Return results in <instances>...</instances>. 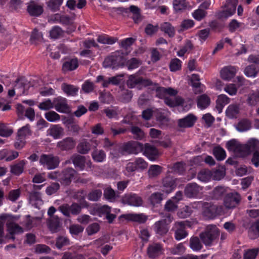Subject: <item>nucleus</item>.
I'll return each mask as SVG.
<instances>
[{"label": "nucleus", "instance_id": "nucleus-12", "mask_svg": "<svg viewBox=\"0 0 259 259\" xmlns=\"http://www.w3.org/2000/svg\"><path fill=\"white\" fill-rule=\"evenodd\" d=\"M254 151H259V141L251 139L243 147V157L246 156Z\"/></svg>", "mask_w": 259, "mask_h": 259}, {"label": "nucleus", "instance_id": "nucleus-30", "mask_svg": "<svg viewBox=\"0 0 259 259\" xmlns=\"http://www.w3.org/2000/svg\"><path fill=\"white\" fill-rule=\"evenodd\" d=\"M160 28L162 31L167 34L170 37H173L175 35V29L169 22L162 23Z\"/></svg>", "mask_w": 259, "mask_h": 259}, {"label": "nucleus", "instance_id": "nucleus-24", "mask_svg": "<svg viewBox=\"0 0 259 259\" xmlns=\"http://www.w3.org/2000/svg\"><path fill=\"white\" fill-rule=\"evenodd\" d=\"M91 142H93V141L87 140L81 141L77 146V152L82 154L88 153L91 149Z\"/></svg>", "mask_w": 259, "mask_h": 259}, {"label": "nucleus", "instance_id": "nucleus-40", "mask_svg": "<svg viewBox=\"0 0 259 259\" xmlns=\"http://www.w3.org/2000/svg\"><path fill=\"white\" fill-rule=\"evenodd\" d=\"M213 154L216 159L219 161H222L226 158V152L221 147L218 146L213 149Z\"/></svg>", "mask_w": 259, "mask_h": 259}, {"label": "nucleus", "instance_id": "nucleus-45", "mask_svg": "<svg viewBox=\"0 0 259 259\" xmlns=\"http://www.w3.org/2000/svg\"><path fill=\"white\" fill-rule=\"evenodd\" d=\"M93 159L97 162H102L106 157V154L103 150H95L92 154Z\"/></svg>", "mask_w": 259, "mask_h": 259}, {"label": "nucleus", "instance_id": "nucleus-7", "mask_svg": "<svg viewBox=\"0 0 259 259\" xmlns=\"http://www.w3.org/2000/svg\"><path fill=\"white\" fill-rule=\"evenodd\" d=\"M41 164L46 166L49 169H54L57 167L60 162L59 158L54 156L52 154H42L39 159Z\"/></svg>", "mask_w": 259, "mask_h": 259}, {"label": "nucleus", "instance_id": "nucleus-13", "mask_svg": "<svg viewBox=\"0 0 259 259\" xmlns=\"http://www.w3.org/2000/svg\"><path fill=\"white\" fill-rule=\"evenodd\" d=\"M76 142L72 137H67L57 142L56 146L61 151H69L75 147Z\"/></svg>", "mask_w": 259, "mask_h": 259}, {"label": "nucleus", "instance_id": "nucleus-29", "mask_svg": "<svg viewBox=\"0 0 259 259\" xmlns=\"http://www.w3.org/2000/svg\"><path fill=\"white\" fill-rule=\"evenodd\" d=\"M26 161L22 160L18 163L11 165V172L14 175L19 176L23 172L24 167Z\"/></svg>", "mask_w": 259, "mask_h": 259}, {"label": "nucleus", "instance_id": "nucleus-5", "mask_svg": "<svg viewBox=\"0 0 259 259\" xmlns=\"http://www.w3.org/2000/svg\"><path fill=\"white\" fill-rule=\"evenodd\" d=\"M223 212L222 206L214 205L210 203L204 202L202 204V214L207 219H213Z\"/></svg>", "mask_w": 259, "mask_h": 259}, {"label": "nucleus", "instance_id": "nucleus-20", "mask_svg": "<svg viewBox=\"0 0 259 259\" xmlns=\"http://www.w3.org/2000/svg\"><path fill=\"white\" fill-rule=\"evenodd\" d=\"M144 154L150 160H154L158 156V152L154 146L146 143L144 146Z\"/></svg>", "mask_w": 259, "mask_h": 259}, {"label": "nucleus", "instance_id": "nucleus-23", "mask_svg": "<svg viewBox=\"0 0 259 259\" xmlns=\"http://www.w3.org/2000/svg\"><path fill=\"white\" fill-rule=\"evenodd\" d=\"M85 193L82 190H79L72 193V197L78 201L82 205L83 207L88 208L89 207V203L85 200Z\"/></svg>", "mask_w": 259, "mask_h": 259}, {"label": "nucleus", "instance_id": "nucleus-18", "mask_svg": "<svg viewBox=\"0 0 259 259\" xmlns=\"http://www.w3.org/2000/svg\"><path fill=\"white\" fill-rule=\"evenodd\" d=\"M196 120V117L193 114H189L185 117L178 120V125L181 127H192Z\"/></svg>", "mask_w": 259, "mask_h": 259}, {"label": "nucleus", "instance_id": "nucleus-35", "mask_svg": "<svg viewBox=\"0 0 259 259\" xmlns=\"http://www.w3.org/2000/svg\"><path fill=\"white\" fill-rule=\"evenodd\" d=\"M230 102V99L225 95H221L218 96L217 100V106L216 108L219 111H222V110L224 106L228 104Z\"/></svg>", "mask_w": 259, "mask_h": 259}, {"label": "nucleus", "instance_id": "nucleus-2", "mask_svg": "<svg viewBox=\"0 0 259 259\" xmlns=\"http://www.w3.org/2000/svg\"><path fill=\"white\" fill-rule=\"evenodd\" d=\"M76 171L72 168H67L61 172L53 171L48 174V177L52 180H57L62 185H69L74 177Z\"/></svg>", "mask_w": 259, "mask_h": 259}, {"label": "nucleus", "instance_id": "nucleus-48", "mask_svg": "<svg viewBox=\"0 0 259 259\" xmlns=\"http://www.w3.org/2000/svg\"><path fill=\"white\" fill-rule=\"evenodd\" d=\"M211 177V172L210 170L206 169L200 170L197 175L198 179L202 182H207Z\"/></svg>", "mask_w": 259, "mask_h": 259}, {"label": "nucleus", "instance_id": "nucleus-27", "mask_svg": "<svg viewBox=\"0 0 259 259\" xmlns=\"http://www.w3.org/2000/svg\"><path fill=\"white\" fill-rule=\"evenodd\" d=\"M236 5L233 4H228L227 8L218 14L219 18H227L233 15L236 12Z\"/></svg>", "mask_w": 259, "mask_h": 259}, {"label": "nucleus", "instance_id": "nucleus-63", "mask_svg": "<svg viewBox=\"0 0 259 259\" xmlns=\"http://www.w3.org/2000/svg\"><path fill=\"white\" fill-rule=\"evenodd\" d=\"M63 0H50L48 3V7L50 9L55 12L59 9Z\"/></svg>", "mask_w": 259, "mask_h": 259}, {"label": "nucleus", "instance_id": "nucleus-1", "mask_svg": "<svg viewBox=\"0 0 259 259\" xmlns=\"http://www.w3.org/2000/svg\"><path fill=\"white\" fill-rule=\"evenodd\" d=\"M15 217L9 213H2L0 215V220H5L6 222L7 230L8 234L6 236L7 239H15V235L23 232V229L14 221Z\"/></svg>", "mask_w": 259, "mask_h": 259}, {"label": "nucleus", "instance_id": "nucleus-22", "mask_svg": "<svg viewBox=\"0 0 259 259\" xmlns=\"http://www.w3.org/2000/svg\"><path fill=\"white\" fill-rule=\"evenodd\" d=\"M162 247L159 244L153 243L147 248V254L150 258H155L161 253Z\"/></svg>", "mask_w": 259, "mask_h": 259}, {"label": "nucleus", "instance_id": "nucleus-17", "mask_svg": "<svg viewBox=\"0 0 259 259\" xmlns=\"http://www.w3.org/2000/svg\"><path fill=\"white\" fill-rule=\"evenodd\" d=\"M236 73V69L234 66H227L223 68L220 72L221 77L226 80H230L233 78Z\"/></svg>", "mask_w": 259, "mask_h": 259}, {"label": "nucleus", "instance_id": "nucleus-47", "mask_svg": "<svg viewBox=\"0 0 259 259\" xmlns=\"http://www.w3.org/2000/svg\"><path fill=\"white\" fill-rule=\"evenodd\" d=\"M60 53H65V47L63 44H60L59 46L55 47L51 53V56L54 59H58L60 58Z\"/></svg>", "mask_w": 259, "mask_h": 259}, {"label": "nucleus", "instance_id": "nucleus-34", "mask_svg": "<svg viewBox=\"0 0 259 259\" xmlns=\"http://www.w3.org/2000/svg\"><path fill=\"white\" fill-rule=\"evenodd\" d=\"M154 228L156 233L161 236L166 234L168 231L167 226L163 224V222H156L154 224Z\"/></svg>", "mask_w": 259, "mask_h": 259}, {"label": "nucleus", "instance_id": "nucleus-3", "mask_svg": "<svg viewBox=\"0 0 259 259\" xmlns=\"http://www.w3.org/2000/svg\"><path fill=\"white\" fill-rule=\"evenodd\" d=\"M219 236V229L213 225L207 226L204 231L199 234L201 240L206 246H211Z\"/></svg>", "mask_w": 259, "mask_h": 259}, {"label": "nucleus", "instance_id": "nucleus-16", "mask_svg": "<svg viewBox=\"0 0 259 259\" xmlns=\"http://www.w3.org/2000/svg\"><path fill=\"white\" fill-rule=\"evenodd\" d=\"M201 190V188L196 183H189L185 187V194L188 197H194L196 196Z\"/></svg>", "mask_w": 259, "mask_h": 259}, {"label": "nucleus", "instance_id": "nucleus-51", "mask_svg": "<svg viewBox=\"0 0 259 259\" xmlns=\"http://www.w3.org/2000/svg\"><path fill=\"white\" fill-rule=\"evenodd\" d=\"M31 134V131L30 130V126L29 124H27L18 130L17 137L25 139L26 136H29Z\"/></svg>", "mask_w": 259, "mask_h": 259}, {"label": "nucleus", "instance_id": "nucleus-60", "mask_svg": "<svg viewBox=\"0 0 259 259\" xmlns=\"http://www.w3.org/2000/svg\"><path fill=\"white\" fill-rule=\"evenodd\" d=\"M184 165L185 164L183 162H178L170 166L169 168L171 169V171L172 172L181 174L185 170Z\"/></svg>", "mask_w": 259, "mask_h": 259}, {"label": "nucleus", "instance_id": "nucleus-38", "mask_svg": "<svg viewBox=\"0 0 259 259\" xmlns=\"http://www.w3.org/2000/svg\"><path fill=\"white\" fill-rule=\"evenodd\" d=\"M251 122L247 119L241 120L236 126V129L239 132H244L250 129Z\"/></svg>", "mask_w": 259, "mask_h": 259}, {"label": "nucleus", "instance_id": "nucleus-62", "mask_svg": "<svg viewBox=\"0 0 259 259\" xmlns=\"http://www.w3.org/2000/svg\"><path fill=\"white\" fill-rule=\"evenodd\" d=\"M182 62L178 58H175L170 61L169 69L171 71H176L181 68Z\"/></svg>", "mask_w": 259, "mask_h": 259}, {"label": "nucleus", "instance_id": "nucleus-8", "mask_svg": "<svg viewBox=\"0 0 259 259\" xmlns=\"http://www.w3.org/2000/svg\"><path fill=\"white\" fill-rule=\"evenodd\" d=\"M240 200L241 196L238 193H230L225 197L224 204L227 208H233L239 203Z\"/></svg>", "mask_w": 259, "mask_h": 259}, {"label": "nucleus", "instance_id": "nucleus-10", "mask_svg": "<svg viewBox=\"0 0 259 259\" xmlns=\"http://www.w3.org/2000/svg\"><path fill=\"white\" fill-rule=\"evenodd\" d=\"M54 107L59 112L68 113L70 112L67 100L61 97H57L54 100Z\"/></svg>", "mask_w": 259, "mask_h": 259}, {"label": "nucleus", "instance_id": "nucleus-43", "mask_svg": "<svg viewBox=\"0 0 259 259\" xmlns=\"http://www.w3.org/2000/svg\"><path fill=\"white\" fill-rule=\"evenodd\" d=\"M44 38L42 37V34L41 32H39L38 30L35 28L32 32L30 41L32 44H36L38 42L42 41Z\"/></svg>", "mask_w": 259, "mask_h": 259}, {"label": "nucleus", "instance_id": "nucleus-33", "mask_svg": "<svg viewBox=\"0 0 259 259\" xmlns=\"http://www.w3.org/2000/svg\"><path fill=\"white\" fill-rule=\"evenodd\" d=\"M239 112V106L236 104H231L228 107L226 111V114L229 118H233L236 117V116Z\"/></svg>", "mask_w": 259, "mask_h": 259}, {"label": "nucleus", "instance_id": "nucleus-14", "mask_svg": "<svg viewBox=\"0 0 259 259\" xmlns=\"http://www.w3.org/2000/svg\"><path fill=\"white\" fill-rule=\"evenodd\" d=\"M123 202L134 206H140L142 204V198L137 194H126L123 199Z\"/></svg>", "mask_w": 259, "mask_h": 259}, {"label": "nucleus", "instance_id": "nucleus-11", "mask_svg": "<svg viewBox=\"0 0 259 259\" xmlns=\"http://www.w3.org/2000/svg\"><path fill=\"white\" fill-rule=\"evenodd\" d=\"M175 237L176 240H180L188 235L186 230V223L184 222H177L174 225Z\"/></svg>", "mask_w": 259, "mask_h": 259}, {"label": "nucleus", "instance_id": "nucleus-52", "mask_svg": "<svg viewBox=\"0 0 259 259\" xmlns=\"http://www.w3.org/2000/svg\"><path fill=\"white\" fill-rule=\"evenodd\" d=\"M162 171V167L158 165H152L148 170V175L150 178H153L159 175Z\"/></svg>", "mask_w": 259, "mask_h": 259}, {"label": "nucleus", "instance_id": "nucleus-15", "mask_svg": "<svg viewBox=\"0 0 259 259\" xmlns=\"http://www.w3.org/2000/svg\"><path fill=\"white\" fill-rule=\"evenodd\" d=\"M226 147L228 150L233 151L239 156L243 157V145L240 144L235 140H232L227 142Z\"/></svg>", "mask_w": 259, "mask_h": 259}, {"label": "nucleus", "instance_id": "nucleus-36", "mask_svg": "<svg viewBox=\"0 0 259 259\" xmlns=\"http://www.w3.org/2000/svg\"><path fill=\"white\" fill-rule=\"evenodd\" d=\"M128 9L133 14V19L135 23H138L142 21V17L140 13V10L138 7L132 5Z\"/></svg>", "mask_w": 259, "mask_h": 259}, {"label": "nucleus", "instance_id": "nucleus-31", "mask_svg": "<svg viewBox=\"0 0 259 259\" xmlns=\"http://www.w3.org/2000/svg\"><path fill=\"white\" fill-rule=\"evenodd\" d=\"M78 66V60L76 58H74L64 62L62 68L64 71H72L77 68Z\"/></svg>", "mask_w": 259, "mask_h": 259}, {"label": "nucleus", "instance_id": "nucleus-4", "mask_svg": "<svg viewBox=\"0 0 259 259\" xmlns=\"http://www.w3.org/2000/svg\"><path fill=\"white\" fill-rule=\"evenodd\" d=\"M82 204L77 202H73L70 205L68 203H64L60 205L58 210L65 217L70 218L71 215H77L79 214L82 208Z\"/></svg>", "mask_w": 259, "mask_h": 259}, {"label": "nucleus", "instance_id": "nucleus-6", "mask_svg": "<svg viewBox=\"0 0 259 259\" xmlns=\"http://www.w3.org/2000/svg\"><path fill=\"white\" fill-rule=\"evenodd\" d=\"M124 62L123 56L119 53H115L105 59L103 62V66L105 68L112 67L115 68L117 67L123 66Z\"/></svg>", "mask_w": 259, "mask_h": 259}, {"label": "nucleus", "instance_id": "nucleus-58", "mask_svg": "<svg viewBox=\"0 0 259 259\" xmlns=\"http://www.w3.org/2000/svg\"><path fill=\"white\" fill-rule=\"evenodd\" d=\"M141 77H137L135 75H131L127 81V85L130 88H133L141 82Z\"/></svg>", "mask_w": 259, "mask_h": 259}, {"label": "nucleus", "instance_id": "nucleus-57", "mask_svg": "<svg viewBox=\"0 0 259 259\" xmlns=\"http://www.w3.org/2000/svg\"><path fill=\"white\" fill-rule=\"evenodd\" d=\"M207 15V12L202 9H198L192 13L193 17L197 21H200L203 19Z\"/></svg>", "mask_w": 259, "mask_h": 259}, {"label": "nucleus", "instance_id": "nucleus-25", "mask_svg": "<svg viewBox=\"0 0 259 259\" xmlns=\"http://www.w3.org/2000/svg\"><path fill=\"white\" fill-rule=\"evenodd\" d=\"M176 179L171 177H166L163 180V186L166 188V193H169L176 187Z\"/></svg>", "mask_w": 259, "mask_h": 259}, {"label": "nucleus", "instance_id": "nucleus-42", "mask_svg": "<svg viewBox=\"0 0 259 259\" xmlns=\"http://www.w3.org/2000/svg\"><path fill=\"white\" fill-rule=\"evenodd\" d=\"M131 132L133 135L134 139L136 140H141L145 137L144 132L138 126H132L131 127Z\"/></svg>", "mask_w": 259, "mask_h": 259}, {"label": "nucleus", "instance_id": "nucleus-39", "mask_svg": "<svg viewBox=\"0 0 259 259\" xmlns=\"http://www.w3.org/2000/svg\"><path fill=\"white\" fill-rule=\"evenodd\" d=\"M247 103L250 106H255L259 102V91L250 93L247 96Z\"/></svg>", "mask_w": 259, "mask_h": 259}, {"label": "nucleus", "instance_id": "nucleus-41", "mask_svg": "<svg viewBox=\"0 0 259 259\" xmlns=\"http://www.w3.org/2000/svg\"><path fill=\"white\" fill-rule=\"evenodd\" d=\"M258 71V67L255 64L248 65L244 69V73L248 77H255Z\"/></svg>", "mask_w": 259, "mask_h": 259}, {"label": "nucleus", "instance_id": "nucleus-9", "mask_svg": "<svg viewBox=\"0 0 259 259\" xmlns=\"http://www.w3.org/2000/svg\"><path fill=\"white\" fill-rule=\"evenodd\" d=\"M49 230L52 233L59 232L62 228L61 220L57 216L49 218L46 221Z\"/></svg>", "mask_w": 259, "mask_h": 259}, {"label": "nucleus", "instance_id": "nucleus-64", "mask_svg": "<svg viewBox=\"0 0 259 259\" xmlns=\"http://www.w3.org/2000/svg\"><path fill=\"white\" fill-rule=\"evenodd\" d=\"M162 194L160 192H155L151 194L149 197V200L152 204L154 205L159 203L162 200Z\"/></svg>", "mask_w": 259, "mask_h": 259}, {"label": "nucleus", "instance_id": "nucleus-61", "mask_svg": "<svg viewBox=\"0 0 259 259\" xmlns=\"http://www.w3.org/2000/svg\"><path fill=\"white\" fill-rule=\"evenodd\" d=\"M64 31L59 26H55L50 31V36L53 38H58L62 36Z\"/></svg>", "mask_w": 259, "mask_h": 259}, {"label": "nucleus", "instance_id": "nucleus-26", "mask_svg": "<svg viewBox=\"0 0 259 259\" xmlns=\"http://www.w3.org/2000/svg\"><path fill=\"white\" fill-rule=\"evenodd\" d=\"M70 160L75 167H78L81 170L84 169L85 162V158L84 156L74 154L71 156Z\"/></svg>", "mask_w": 259, "mask_h": 259}, {"label": "nucleus", "instance_id": "nucleus-49", "mask_svg": "<svg viewBox=\"0 0 259 259\" xmlns=\"http://www.w3.org/2000/svg\"><path fill=\"white\" fill-rule=\"evenodd\" d=\"M190 246L192 249L195 251L200 250L202 245L197 237H194L191 238L190 240Z\"/></svg>", "mask_w": 259, "mask_h": 259}, {"label": "nucleus", "instance_id": "nucleus-56", "mask_svg": "<svg viewBox=\"0 0 259 259\" xmlns=\"http://www.w3.org/2000/svg\"><path fill=\"white\" fill-rule=\"evenodd\" d=\"M45 117L48 121L51 122H54L60 119V115L54 111L46 112L45 114Z\"/></svg>", "mask_w": 259, "mask_h": 259}, {"label": "nucleus", "instance_id": "nucleus-28", "mask_svg": "<svg viewBox=\"0 0 259 259\" xmlns=\"http://www.w3.org/2000/svg\"><path fill=\"white\" fill-rule=\"evenodd\" d=\"M157 96L160 98L164 97L165 94H168L171 96H175L177 94L178 92L176 90L171 88H165L164 87H157L156 90Z\"/></svg>", "mask_w": 259, "mask_h": 259}, {"label": "nucleus", "instance_id": "nucleus-46", "mask_svg": "<svg viewBox=\"0 0 259 259\" xmlns=\"http://www.w3.org/2000/svg\"><path fill=\"white\" fill-rule=\"evenodd\" d=\"M102 195V191L100 189H95L91 191L88 194V200L91 201H97L101 197Z\"/></svg>", "mask_w": 259, "mask_h": 259}, {"label": "nucleus", "instance_id": "nucleus-54", "mask_svg": "<svg viewBox=\"0 0 259 259\" xmlns=\"http://www.w3.org/2000/svg\"><path fill=\"white\" fill-rule=\"evenodd\" d=\"M248 233L251 239H255L259 236V221L252 225Z\"/></svg>", "mask_w": 259, "mask_h": 259}, {"label": "nucleus", "instance_id": "nucleus-55", "mask_svg": "<svg viewBox=\"0 0 259 259\" xmlns=\"http://www.w3.org/2000/svg\"><path fill=\"white\" fill-rule=\"evenodd\" d=\"M259 251L258 248L245 250L243 254L244 259H255Z\"/></svg>", "mask_w": 259, "mask_h": 259}, {"label": "nucleus", "instance_id": "nucleus-53", "mask_svg": "<svg viewBox=\"0 0 259 259\" xmlns=\"http://www.w3.org/2000/svg\"><path fill=\"white\" fill-rule=\"evenodd\" d=\"M62 88L65 93L73 96L76 95L78 91V88L72 85L63 84Z\"/></svg>", "mask_w": 259, "mask_h": 259}, {"label": "nucleus", "instance_id": "nucleus-59", "mask_svg": "<svg viewBox=\"0 0 259 259\" xmlns=\"http://www.w3.org/2000/svg\"><path fill=\"white\" fill-rule=\"evenodd\" d=\"M226 192V189L223 187H217L212 192V196L214 199L221 198Z\"/></svg>", "mask_w": 259, "mask_h": 259}, {"label": "nucleus", "instance_id": "nucleus-50", "mask_svg": "<svg viewBox=\"0 0 259 259\" xmlns=\"http://www.w3.org/2000/svg\"><path fill=\"white\" fill-rule=\"evenodd\" d=\"M173 6L175 10L178 12L186 9L187 4L186 0H174Z\"/></svg>", "mask_w": 259, "mask_h": 259}, {"label": "nucleus", "instance_id": "nucleus-19", "mask_svg": "<svg viewBox=\"0 0 259 259\" xmlns=\"http://www.w3.org/2000/svg\"><path fill=\"white\" fill-rule=\"evenodd\" d=\"M48 135L57 139L63 137L64 134V128L58 124L52 125L48 131Z\"/></svg>", "mask_w": 259, "mask_h": 259}, {"label": "nucleus", "instance_id": "nucleus-32", "mask_svg": "<svg viewBox=\"0 0 259 259\" xmlns=\"http://www.w3.org/2000/svg\"><path fill=\"white\" fill-rule=\"evenodd\" d=\"M124 217L127 220L136 222L139 223H144L147 220V217L143 214H128L124 215Z\"/></svg>", "mask_w": 259, "mask_h": 259}, {"label": "nucleus", "instance_id": "nucleus-44", "mask_svg": "<svg viewBox=\"0 0 259 259\" xmlns=\"http://www.w3.org/2000/svg\"><path fill=\"white\" fill-rule=\"evenodd\" d=\"M13 133V130L6 124L0 122V136L9 137Z\"/></svg>", "mask_w": 259, "mask_h": 259}, {"label": "nucleus", "instance_id": "nucleus-21", "mask_svg": "<svg viewBox=\"0 0 259 259\" xmlns=\"http://www.w3.org/2000/svg\"><path fill=\"white\" fill-rule=\"evenodd\" d=\"M27 11L31 16H38L43 12V8L34 2L28 4Z\"/></svg>", "mask_w": 259, "mask_h": 259}, {"label": "nucleus", "instance_id": "nucleus-37", "mask_svg": "<svg viewBox=\"0 0 259 259\" xmlns=\"http://www.w3.org/2000/svg\"><path fill=\"white\" fill-rule=\"evenodd\" d=\"M209 104L210 99L207 95L203 94L198 97L197 106L199 108L201 109H205Z\"/></svg>", "mask_w": 259, "mask_h": 259}]
</instances>
